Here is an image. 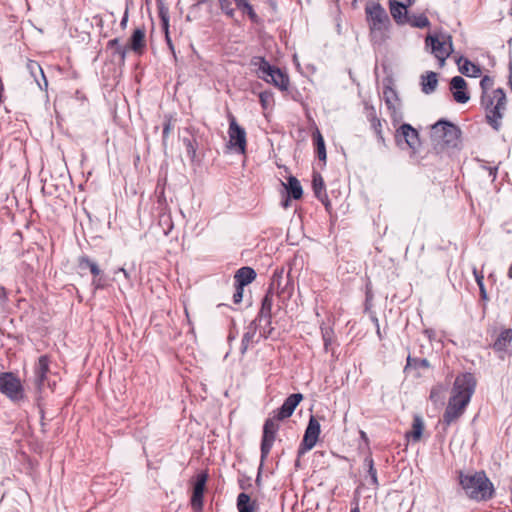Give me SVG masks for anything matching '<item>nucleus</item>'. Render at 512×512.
<instances>
[{
    "instance_id": "1",
    "label": "nucleus",
    "mask_w": 512,
    "mask_h": 512,
    "mask_svg": "<svg viewBox=\"0 0 512 512\" xmlns=\"http://www.w3.org/2000/svg\"><path fill=\"white\" fill-rule=\"evenodd\" d=\"M493 79L484 76L480 81L482 89L481 103L486 111L488 124L496 131L502 127V119L506 111V94L502 88L493 89Z\"/></svg>"
},
{
    "instance_id": "2",
    "label": "nucleus",
    "mask_w": 512,
    "mask_h": 512,
    "mask_svg": "<svg viewBox=\"0 0 512 512\" xmlns=\"http://www.w3.org/2000/svg\"><path fill=\"white\" fill-rule=\"evenodd\" d=\"M476 383L471 373H463L455 378L450 390V422L464 413L475 392Z\"/></svg>"
},
{
    "instance_id": "3",
    "label": "nucleus",
    "mask_w": 512,
    "mask_h": 512,
    "mask_svg": "<svg viewBox=\"0 0 512 512\" xmlns=\"http://www.w3.org/2000/svg\"><path fill=\"white\" fill-rule=\"evenodd\" d=\"M459 483L466 495L477 501H486L492 498L494 487L484 472L474 474H459Z\"/></svg>"
},
{
    "instance_id": "4",
    "label": "nucleus",
    "mask_w": 512,
    "mask_h": 512,
    "mask_svg": "<svg viewBox=\"0 0 512 512\" xmlns=\"http://www.w3.org/2000/svg\"><path fill=\"white\" fill-rule=\"evenodd\" d=\"M366 21L373 40L382 42L390 27V18L385 8L376 1H368L365 5Z\"/></svg>"
},
{
    "instance_id": "5",
    "label": "nucleus",
    "mask_w": 512,
    "mask_h": 512,
    "mask_svg": "<svg viewBox=\"0 0 512 512\" xmlns=\"http://www.w3.org/2000/svg\"><path fill=\"white\" fill-rule=\"evenodd\" d=\"M251 65L256 69L257 77L281 91H288L290 80L288 74L280 68L271 65L264 57L256 56L251 59Z\"/></svg>"
},
{
    "instance_id": "6",
    "label": "nucleus",
    "mask_w": 512,
    "mask_h": 512,
    "mask_svg": "<svg viewBox=\"0 0 512 512\" xmlns=\"http://www.w3.org/2000/svg\"><path fill=\"white\" fill-rule=\"evenodd\" d=\"M448 120L442 118L429 127L428 142L430 152L435 155L443 154L448 149Z\"/></svg>"
},
{
    "instance_id": "7",
    "label": "nucleus",
    "mask_w": 512,
    "mask_h": 512,
    "mask_svg": "<svg viewBox=\"0 0 512 512\" xmlns=\"http://www.w3.org/2000/svg\"><path fill=\"white\" fill-rule=\"evenodd\" d=\"M0 393L5 395L12 402L24 400L25 392L21 380L12 372L0 374Z\"/></svg>"
},
{
    "instance_id": "8",
    "label": "nucleus",
    "mask_w": 512,
    "mask_h": 512,
    "mask_svg": "<svg viewBox=\"0 0 512 512\" xmlns=\"http://www.w3.org/2000/svg\"><path fill=\"white\" fill-rule=\"evenodd\" d=\"M228 119L229 147L240 154H245L247 148L246 131L237 123L233 114L230 113Z\"/></svg>"
},
{
    "instance_id": "9",
    "label": "nucleus",
    "mask_w": 512,
    "mask_h": 512,
    "mask_svg": "<svg viewBox=\"0 0 512 512\" xmlns=\"http://www.w3.org/2000/svg\"><path fill=\"white\" fill-rule=\"evenodd\" d=\"M279 428V420L275 417H271L265 420L260 447L262 461L269 456Z\"/></svg>"
},
{
    "instance_id": "10",
    "label": "nucleus",
    "mask_w": 512,
    "mask_h": 512,
    "mask_svg": "<svg viewBox=\"0 0 512 512\" xmlns=\"http://www.w3.org/2000/svg\"><path fill=\"white\" fill-rule=\"evenodd\" d=\"M320 432L321 426L318 419L311 415L303 439L298 448L299 457L313 449L319 439Z\"/></svg>"
},
{
    "instance_id": "11",
    "label": "nucleus",
    "mask_w": 512,
    "mask_h": 512,
    "mask_svg": "<svg viewBox=\"0 0 512 512\" xmlns=\"http://www.w3.org/2000/svg\"><path fill=\"white\" fill-rule=\"evenodd\" d=\"M281 280L282 271H275L272 275L268 291L264 298L262 299L261 308L258 315L260 319L264 318L267 322H270L272 317L274 288L279 286Z\"/></svg>"
},
{
    "instance_id": "12",
    "label": "nucleus",
    "mask_w": 512,
    "mask_h": 512,
    "mask_svg": "<svg viewBox=\"0 0 512 512\" xmlns=\"http://www.w3.org/2000/svg\"><path fill=\"white\" fill-rule=\"evenodd\" d=\"M383 99L389 110L393 123H398L402 120L403 114L400 108V99L395 89L386 86L383 90Z\"/></svg>"
},
{
    "instance_id": "13",
    "label": "nucleus",
    "mask_w": 512,
    "mask_h": 512,
    "mask_svg": "<svg viewBox=\"0 0 512 512\" xmlns=\"http://www.w3.org/2000/svg\"><path fill=\"white\" fill-rule=\"evenodd\" d=\"M403 138L407 146L416 153L421 145L418 131L410 124H402L396 131V139Z\"/></svg>"
},
{
    "instance_id": "14",
    "label": "nucleus",
    "mask_w": 512,
    "mask_h": 512,
    "mask_svg": "<svg viewBox=\"0 0 512 512\" xmlns=\"http://www.w3.org/2000/svg\"><path fill=\"white\" fill-rule=\"evenodd\" d=\"M303 395L301 393H294L288 396L284 403L281 405L280 408H278L276 411H274V416L279 421L285 420L292 416L294 413L296 407L300 404V402L303 400Z\"/></svg>"
},
{
    "instance_id": "15",
    "label": "nucleus",
    "mask_w": 512,
    "mask_h": 512,
    "mask_svg": "<svg viewBox=\"0 0 512 512\" xmlns=\"http://www.w3.org/2000/svg\"><path fill=\"white\" fill-rule=\"evenodd\" d=\"M50 363V357L48 355H42L38 358L34 367L35 385L39 391H42L45 386L47 374L50 371Z\"/></svg>"
},
{
    "instance_id": "16",
    "label": "nucleus",
    "mask_w": 512,
    "mask_h": 512,
    "mask_svg": "<svg viewBox=\"0 0 512 512\" xmlns=\"http://www.w3.org/2000/svg\"><path fill=\"white\" fill-rule=\"evenodd\" d=\"M450 91L457 103L465 104L470 100L467 83L461 76H455L450 79Z\"/></svg>"
},
{
    "instance_id": "17",
    "label": "nucleus",
    "mask_w": 512,
    "mask_h": 512,
    "mask_svg": "<svg viewBox=\"0 0 512 512\" xmlns=\"http://www.w3.org/2000/svg\"><path fill=\"white\" fill-rule=\"evenodd\" d=\"M425 43L426 47L431 50V53L438 60L439 67H443L448 58V51L444 47V42L440 41L437 36L428 35Z\"/></svg>"
},
{
    "instance_id": "18",
    "label": "nucleus",
    "mask_w": 512,
    "mask_h": 512,
    "mask_svg": "<svg viewBox=\"0 0 512 512\" xmlns=\"http://www.w3.org/2000/svg\"><path fill=\"white\" fill-rule=\"evenodd\" d=\"M129 48L139 55L143 54L146 48V29L143 25L134 29L129 39Z\"/></svg>"
},
{
    "instance_id": "19",
    "label": "nucleus",
    "mask_w": 512,
    "mask_h": 512,
    "mask_svg": "<svg viewBox=\"0 0 512 512\" xmlns=\"http://www.w3.org/2000/svg\"><path fill=\"white\" fill-rule=\"evenodd\" d=\"M413 3L414 0H389L390 13L396 23L405 20V12Z\"/></svg>"
},
{
    "instance_id": "20",
    "label": "nucleus",
    "mask_w": 512,
    "mask_h": 512,
    "mask_svg": "<svg viewBox=\"0 0 512 512\" xmlns=\"http://www.w3.org/2000/svg\"><path fill=\"white\" fill-rule=\"evenodd\" d=\"M312 188L315 197L325 205L326 209H328L330 207V201L326 193L325 182L321 174L318 172L313 173Z\"/></svg>"
},
{
    "instance_id": "21",
    "label": "nucleus",
    "mask_w": 512,
    "mask_h": 512,
    "mask_svg": "<svg viewBox=\"0 0 512 512\" xmlns=\"http://www.w3.org/2000/svg\"><path fill=\"white\" fill-rule=\"evenodd\" d=\"M455 62L461 74L467 77H478L481 75V68L462 56L455 57Z\"/></svg>"
},
{
    "instance_id": "22",
    "label": "nucleus",
    "mask_w": 512,
    "mask_h": 512,
    "mask_svg": "<svg viewBox=\"0 0 512 512\" xmlns=\"http://www.w3.org/2000/svg\"><path fill=\"white\" fill-rule=\"evenodd\" d=\"M429 368V362L426 359L414 358L410 355L407 357V363L404 367V372L414 371L415 377L421 376L422 370H427Z\"/></svg>"
},
{
    "instance_id": "23",
    "label": "nucleus",
    "mask_w": 512,
    "mask_h": 512,
    "mask_svg": "<svg viewBox=\"0 0 512 512\" xmlns=\"http://www.w3.org/2000/svg\"><path fill=\"white\" fill-rule=\"evenodd\" d=\"M424 431V421L420 415H414L412 428L406 432L405 437L413 442H419Z\"/></svg>"
},
{
    "instance_id": "24",
    "label": "nucleus",
    "mask_w": 512,
    "mask_h": 512,
    "mask_svg": "<svg viewBox=\"0 0 512 512\" xmlns=\"http://www.w3.org/2000/svg\"><path fill=\"white\" fill-rule=\"evenodd\" d=\"M256 278V272L251 267H242L237 270L234 275L235 283L241 286H246L253 282Z\"/></svg>"
},
{
    "instance_id": "25",
    "label": "nucleus",
    "mask_w": 512,
    "mask_h": 512,
    "mask_svg": "<svg viewBox=\"0 0 512 512\" xmlns=\"http://www.w3.org/2000/svg\"><path fill=\"white\" fill-rule=\"evenodd\" d=\"M257 334V326L254 322H251L245 329V332L242 336L240 352L241 354H245L250 346L254 343V338Z\"/></svg>"
},
{
    "instance_id": "26",
    "label": "nucleus",
    "mask_w": 512,
    "mask_h": 512,
    "mask_svg": "<svg viewBox=\"0 0 512 512\" xmlns=\"http://www.w3.org/2000/svg\"><path fill=\"white\" fill-rule=\"evenodd\" d=\"M312 139L318 159L325 164L327 159L325 141L318 129L313 132Z\"/></svg>"
},
{
    "instance_id": "27",
    "label": "nucleus",
    "mask_w": 512,
    "mask_h": 512,
    "mask_svg": "<svg viewBox=\"0 0 512 512\" xmlns=\"http://www.w3.org/2000/svg\"><path fill=\"white\" fill-rule=\"evenodd\" d=\"M409 24L412 27L416 28H425L428 27L430 22L425 14H412L409 15L408 12H405V20L401 21L399 24Z\"/></svg>"
},
{
    "instance_id": "28",
    "label": "nucleus",
    "mask_w": 512,
    "mask_h": 512,
    "mask_svg": "<svg viewBox=\"0 0 512 512\" xmlns=\"http://www.w3.org/2000/svg\"><path fill=\"white\" fill-rule=\"evenodd\" d=\"M238 512H255L257 510V503L251 500V497L246 493H240L237 497Z\"/></svg>"
},
{
    "instance_id": "29",
    "label": "nucleus",
    "mask_w": 512,
    "mask_h": 512,
    "mask_svg": "<svg viewBox=\"0 0 512 512\" xmlns=\"http://www.w3.org/2000/svg\"><path fill=\"white\" fill-rule=\"evenodd\" d=\"M511 341L512 329H504L493 343V349L498 352L504 351L506 347L511 343Z\"/></svg>"
},
{
    "instance_id": "30",
    "label": "nucleus",
    "mask_w": 512,
    "mask_h": 512,
    "mask_svg": "<svg viewBox=\"0 0 512 512\" xmlns=\"http://www.w3.org/2000/svg\"><path fill=\"white\" fill-rule=\"evenodd\" d=\"M438 84L437 74L434 72H428L426 75L421 77L422 91L426 94L435 91Z\"/></svg>"
},
{
    "instance_id": "31",
    "label": "nucleus",
    "mask_w": 512,
    "mask_h": 512,
    "mask_svg": "<svg viewBox=\"0 0 512 512\" xmlns=\"http://www.w3.org/2000/svg\"><path fill=\"white\" fill-rule=\"evenodd\" d=\"M369 121H370L371 128L374 131V133L376 134L378 141L384 145L385 139H384V135H383V123H382L381 119H379L377 117L376 113L373 111L369 115Z\"/></svg>"
},
{
    "instance_id": "32",
    "label": "nucleus",
    "mask_w": 512,
    "mask_h": 512,
    "mask_svg": "<svg viewBox=\"0 0 512 512\" xmlns=\"http://www.w3.org/2000/svg\"><path fill=\"white\" fill-rule=\"evenodd\" d=\"M287 181H288V184H287L286 188H287L290 196L295 200L301 199L303 196V190H302V186H301L299 180L294 176H290V177H288Z\"/></svg>"
},
{
    "instance_id": "33",
    "label": "nucleus",
    "mask_w": 512,
    "mask_h": 512,
    "mask_svg": "<svg viewBox=\"0 0 512 512\" xmlns=\"http://www.w3.org/2000/svg\"><path fill=\"white\" fill-rule=\"evenodd\" d=\"M282 282L283 279L280 281L279 286L274 288V293L282 301V304H286V301L289 300L293 294V286L288 282L282 285Z\"/></svg>"
},
{
    "instance_id": "34",
    "label": "nucleus",
    "mask_w": 512,
    "mask_h": 512,
    "mask_svg": "<svg viewBox=\"0 0 512 512\" xmlns=\"http://www.w3.org/2000/svg\"><path fill=\"white\" fill-rule=\"evenodd\" d=\"M445 396L446 388L442 385L434 386L430 393V399L436 405H444Z\"/></svg>"
},
{
    "instance_id": "35",
    "label": "nucleus",
    "mask_w": 512,
    "mask_h": 512,
    "mask_svg": "<svg viewBox=\"0 0 512 512\" xmlns=\"http://www.w3.org/2000/svg\"><path fill=\"white\" fill-rule=\"evenodd\" d=\"M78 264L81 269H89L94 277L99 276L101 273V270L99 269L98 265L87 256L80 257L78 260Z\"/></svg>"
},
{
    "instance_id": "36",
    "label": "nucleus",
    "mask_w": 512,
    "mask_h": 512,
    "mask_svg": "<svg viewBox=\"0 0 512 512\" xmlns=\"http://www.w3.org/2000/svg\"><path fill=\"white\" fill-rule=\"evenodd\" d=\"M27 69L29 70L31 76L38 82L37 76L40 75L44 81L45 86H47V79L44 75L42 67L36 61L30 60L27 63Z\"/></svg>"
},
{
    "instance_id": "37",
    "label": "nucleus",
    "mask_w": 512,
    "mask_h": 512,
    "mask_svg": "<svg viewBox=\"0 0 512 512\" xmlns=\"http://www.w3.org/2000/svg\"><path fill=\"white\" fill-rule=\"evenodd\" d=\"M107 48L114 49L115 54H118L122 61H125L127 48L120 46L119 39L114 38L108 41Z\"/></svg>"
},
{
    "instance_id": "38",
    "label": "nucleus",
    "mask_w": 512,
    "mask_h": 512,
    "mask_svg": "<svg viewBox=\"0 0 512 512\" xmlns=\"http://www.w3.org/2000/svg\"><path fill=\"white\" fill-rule=\"evenodd\" d=\"M207 480H208V474L206 472L198 474L197 478H196V482L193 487V492L204 494Z\"/></svg>"
},
{
    "instance_id": "39",
    "label": "nucleus",
    "mask_w": 512,
    "mask_h": 512,
    "mask_svg": "<svg viewBox=\"0 0 512 512\" xmlns=\"http://www.w3.org/2000/svg\"><path fill=\"white\" fill-rule=\"evenodd\" d=\"M203 497H204V494L202 493H192V496H191V507L193 509V511L195 512H201L202 509H203Z\"/></svg>"
},
{
    "instance_id": "40",
    "label": "nucleus",
    "mask_w": 512,
    "mask_h": 512,
    "mask_svg": "<svg viewBox=\"0 0 512 512\" xmlns=\"http://www.w3.org/2000/svg\"><path fill=\"white\" fill-rule=\"evenodd\" d=\"M173 129H174V121H173L172 116H166L165 122L163 124V137H162L164 145L166 144L169 134L171 133V131Z\"/></svg>"
},
{
    "instance_id": "41",
    "label": "nucleus",
    "mask_w": 512,
    "mask_h": 512,
    "mask_svg": "<svg viewBox=\"0 0 512 512\" xmlns=\"http://www.w3.org/2000/svg\"><path fill=\"white\" fill-rule=\"evenodd\" d=\"M259 101L263 109H267L274 102L273 93L270 91H263L259 94Z\"/></svg>"
},
{
    "instance_id": "42",
    "label": "nucleus",
    "mask_w": 512,
    "mask_h": 512,
    "mask_svg": "<svg viewBox=\"0 0 512 512\" xmlns=\"http://www.w3.org/2000/svg\"><path fill=\"white\" fill-rule=\"evenodd\" d=\"M159 16L161 18V21H162V24H163V28L165 30V35H166L167 42L171 46V41H170V39L168 37L169 17H168L167 9H165L164 7H160V9H159Z\"/></svg>"
},
{
    "instance_id": "43",
    "label": "nucleus",
    "mask_w": 512,
    "mask_h": 512,
    "mask_svg": "<svg viewBox=\"0 0 512 512\" xmlns=\"http://www.w3.org/2000/svg\"><path fill=\"white\" fill-rule=\"evenodd\" d=\"M237 9L243 11V13H246L252 22L256 23L258 21V15L256 14L253 6L249 3V1L245 2Z\"/></svg>"
},
{
    "instance_id": "44",
    "label": "nucleus",
    "mask_w": 512,
    "mask_h": 512,
    "mask_svg": "<svg viewBox=\"0 0 512 512\" xmlns=\"http://www.w3.org/2000/svg\"><path fill=\"white\" fill-rule=\"evenodd\" d=\"M220 9L222 12L232 18L235 15V9L232 7V3L230 0H218Z\"/></svg>"
},
{
    "instance_id": "45",
    "label": "nucleus",
    "mask_w": 512,
    "mask_h": 512,
    "mask_svg": "<svg viewBox=\"0 0 512 512\" xmlns=\"http://www.w3.org/2000/svg\"><path fill=\"white\" fill-rule=\"evenodd\" d=\"M184 144L186 146L187 155L191 159H194L195 156H196V146H195V144L193 143L192 140H190L188 138L184 139Z\"/></svg>"
},
{
    "instance_id": "46",
    "label": "nucleus",
    "mask_w": 512,
    "mask_h": 512,
    "mask_svg": "<svg viewBox=\"0 0 512 512\" xmlns=\"http://www.w3.org/2000/svg\"><path fill=\"white\" fill-rule=\"evenodd\" d=\"M368 474L371 478V485L374 488H378L379 481H378V476H377V470L374 465H370V468H368Z\"/></svg>"
},
{
    "instance_id": "47",
    "label": "nucleus",
    "mask_w": 512,
    "mask_h": 512,
    "mask_svg": "<svg viewBox=\"0 0 512 512\" xmlns=\"http://www.w3.org/2000/svg\"><path fill=\"white\" fill-rule=\"evenodd\" d=\"M461 137V130L455 126L453 123L450 122V145L452 144L453 140H459Z\"/></svg>"
},
{
    "instance_id": "48",
    "label": "nucleus",
    "mask_w": 512,
    "mask_h": 512,
    "mask_svg": "<svg viewBox=\"0 0 512 512\" xmlns=\"http://www.w3.org/2000/svg\"><path fill=\"white\" fill-rule=\"evenodd\" d=\"M243 292H244V286L236 284V289H235V292L233 294V302L235 304H239L242 301Z\"/></svg>"
},
{
    "instance_id": "49",
    "label": "nucleus",
    "mask_w": 512,
    "mask_h": 512,
    "mask_svg": "<svg viewBox=\"0 0 512 512\" xmlns=\"http://www.w3.org/2000/svg\"><path fill=\"white\" fill-rule=\"evenodd\" d=\"M473 274L475 276V280H476L478 286L484 285V276H483L482 272H479L476 268H474Z\"/></svg>"
},
{
    "instance_id": "50",
    "label": "nucleus",
    "mask_w": 512,
    "mask_h": 512,
    "mask_svg": "<svg viewBox=\"0 0 512 512\" xmlns=\"http://www.w3.org/2000/svg\"><path fill=\"white\" fill-rule=\"evenodd\" d=\"M364 464L367 466V468H370V465H374V460L372 458V453L370 450H368V453L366 457L364 458Z\"/></svg>"
},
{
    "instance_id": "51",
    "label": "nucleus",
    "mask_w": 512,
    "mask_h": 512,
    "mask_svg": "<svg viewBox=\"0 0 512 512\" xmlns=\"http://www.w3.org/2000/svg\"><path fill=\"white\" fill-rule=\"evenodd\" d=\"M484 168L486 170H488L489 176H491L492 179L494 180L496 178V174H497V170H498L497 166H495V167H486V166H484Z\"/></svg>"
},
{
    "instance_id": "52",
    "label": "nucleus",
    "mask_w": 512,
    "mask_h": 512,
    "mask_svg": "<svg viewBox=\"0 0 512 512\" xmlns=\"http://www.w3.org/2000/svg\"><path fill=\"white\" fill-rule=\"evenodd\" d=\"M128 22V10L125 11L124 16L120 22V26L122 29H125Z\"/></svg>"
},
{
    "instance_id": "53",
    "label": "nucleus",
    "mask_w": 512,
    "mask_h": 512,
    "mask_svg": "<svg viewBox=\"0 0 512 512\" xmlns=\"http://www.w3.org/2000/svg\"><path fill=\"white\" fill-rule=\"evenodd\" d=\"M479 290H480L481 297L483 299H487V293H486L485 286L484 285L479 286Z\"/></svg>"
},
{
    "instance_id": "54",
    "label": "nucleus",
    "mask_w": 512,
    "mask_h": 512,
    "mask_svg": "<svg viewBox=\"0 0 512 512\" xmlns=\"http://www.w3.org/2000/svg\"><path fill=\"white\" fill-rule=\"evenodd\" d=\"M93 285H94L97 289H99V288H103V287H104V285H103V284H101L100 279H94V280H93Z\"/></svg>"
},
{
    "instance_id": "55",
    "label": "nucleus",
    "mask_w": 512,
    "mask_h": 512,
    "mask_svg": "<svg viewBox=\"0 0 512 512\" xmlns=\"http://www.w3.org/2000/svg\"><path fill=\"white\" fill-rule=\"evenodd\" d=\"M236 4V7H240L241 5H243L245 2H247L248 0H233Z\"/></svg>"
},
{
    "instance_id": "56",
    "label": "nucleus",
    "mask_w": 512,
    "mask_h": 512,
    "mask_svg": "<svg viewBox=\"0 0 512 512\" xmlns=\"http://www.w3.org/2000/svg\"><path fill=\"white\" fill-rule=\"evenodd\" d=\"M443 421L448 422V407L446 408V410L443 413Z\"/></svg>"
},
{
    "instance_id": "57",
    "label": "nucleus",
    "mask_w": 512,
    "mask_h": 512,
    "mask_svg": "<svg viewBox=\"0 0 512 512\" xmlns=\"http://www.w3.org/2000/svg\"><path fill=\"white\" fill-rule=\"evenodd\" d=\"M119 271L124 274L125 278H127V279L129 278V274L124 268H120Z\"/></svg>"
},
{
    "instance_id": "58",
    "label": "nucleus",
    "mask_w": 512,
    "mask_h": 512,
    "mask_svg": "<svg viewBox=\"0 0 512 512\" xmlns=\"http://www.w3.org/2000/svg\"><path fill=\"white\" fill-rule=\"evenodd\" d=\"M330 344V341L328 338L324 337V345H325V348L327 349L328 348V345Z\"/></svg>"
},
{
    "instance_id": "59",
    "label": "nucleus",
    "mask_w": 512,
    "mask_h": 512,
    "mask_svg": "<svg viewBox=\"0 0 512 512\" xmlns=\"http://www.w3.org/2000/svg\"><path fill=\"white\" fill-rule=\"evenodd\" d=\"M351 512H360L359 506L356 505L354 508L351 509Z\"/></svg>"
},
{
    "instance_id": "60",
    "label": "nucleus",
    "mask_w": 512,
    "mask_h": 512,
    "mask_svg": "<svg viewBox=\"0 0 512 512\" xmlns=\"http://www.w3.org/2000/svg\"><path fill=\"white\" fill-rule=\"evenodd\" d=\"M209 0H197V5H201V4H205L207 3Z\"/></svg>"
},
{
    "instance_id": "61",
    "label": "nucleus",
    "mask_w": 512,
    "mask_h": 512,
    "mask_svg": "<svg viewBox=\"0 0 512 512\" xmlns=\"http://www.w3.org/2000/svg\"><path fill=\"white\" fill-rule=\"evenodd\" d=\"M449 47H450V55H451L454 52L453 44H452V40L451 39H450Z\"/></svg>"
},
{
    "instance_id": "62",
    "label": "nucleus",
    "mask_w": 512,
    "mask_h": 512,
    "mask_svg": "<svg viewBox=\"0 0 512 512\" xmlns=\"http://www.w3.org/2000/svg\"><path fill=\"white\" fill-rule=\"evenodd\" d=\"M289 206V199H286L284 202H283V207L284 208H287Z\"/></svg>"
},
{
    "instance_id": "63",
    "label": "nucleus",
    "mask_w": 512,
    "mask_h": 512,
    "mask_svg": "<svg viewBox=\"0 0 512 512\" xmlns=\"http://www.w3.org/2000/svg\"><path fill=\"white\" fill-rule=\"evenodd\" d=\"M361 436L362 438H364L366 441L368 440L367 439V436H366V433L364 431H361Z\"/></svg>"
}]
</instances>
